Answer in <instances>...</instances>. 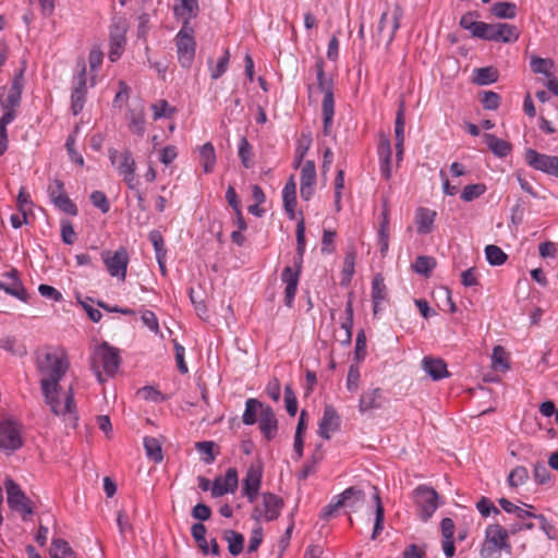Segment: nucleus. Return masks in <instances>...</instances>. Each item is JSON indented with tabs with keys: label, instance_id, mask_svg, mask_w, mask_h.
Wrapping results in <instances>:
<instances>
[{
	"label": "nucleus",
	"instance_id": "obj_31",
	"mask_svg": "<svg viewBox=\"0 0 558 558\" xmlns=\"http://www.w3.org/2000/svg\"><path fill=\"white\" fill-rule=\"evenodd\" d=\"M268 405H265L259 400L250 398L245 402V410L242 415V421L245 425H253L258 422L262 416V412L264 409H267Z\"/></svg>",
	"mask_w": 558,
	"mask_h": 558
},
{
	"label": "nucleus",
	"instance_id": "obj_62",
	"mask_svg": "<svg viewBox=\"0 0 558 558\" xmlns=\"http://www.w3.org/2000/svg\"><path fill=\"white\" fill-rule=\"evenodd\" d=\"M284 402H286L287 412L291 416H294L298 411V403H296L295 395L289 385H287L284 387Z\"/></svg>",
	"mask_w": 558,
	"mask_h": 558
},
{
	"label": "nucleus",
	"instance_id": "obj_32",
	"mask_svg": "<svg viewBox=\"0 0 558 558\" xmlns=\"http://www.w3.org/2000/svg\"><path fill=\"white\" fill-rule=\"evenodd\" d=\"M314 162L308 160L302 170L301 177V196L305 201L312 198L314 194Z\"/></svg>",
	"mask_w": 558,
	"mask_h": 558
},
{
	"label": "nucleus",
	"instance_id": "obj_11",
	"mask_svg": "<svg viewBox=\"0 0 558 558\" xmlns=\"http://www.w3.org/2000/svg\"><path fill=\"white\" fill-rule=\"evenodd\" d=\"M23 89L22 75H17L13 78L11 86L5 89L3 88L0 95V106L3 109V114H11L12 121L16 117V108L21 104V96Z\"/></svg>",
	"mask_w": 558,
	"mask_h": 558
},
{
	"label": "nucleus",
	"instance_id": "obj_48",
	"mask_svg": "<svg viewBox=\"0 0 558 558\" xmlns=\"http://www.w3.org/2000/svg\"><path fill=\"white\" fill-rule=\"evenodd\" d=\"M356 253L354 250H349L344 257L343 269H342V283L348 284L354 274Z\"/></svg>",
	"mask_w": 558,
	"mask_h": 558
},
{
	"label": "nucleus",
	"instance_id": "obj_9",
	"mask_svg": "<svg viewBox=\"0 0 558 558\" xmlns=\"http://www.w3.org/2000/svg\"><path fill=\"white\" fill-rule=\"evenodd\" d=\"M437 492L426 485H420L413 490V499L422 521H427L439 507Z\"/></svg>",
	"mask_w": 558,
	"mask_h": 558
},
{
	"label": "nucleus",
	"instance_id": "obj_39",
	"mask_svg": "<svg viewBox=\"0 0 558 558\" xmlns=\"http://www.w3.org/2000/svg\"><path fill=\"white\" fill-rule=\"evenodd\" d=\"M498 80V72L494 68H478L474 70V83L484 86L495 83Z\"/></svg>",
	"mask_w": 558,
	"mask_h": 558
},
{
	"label": "nucleus",
	"instance_id": "obj_27",
	"mask_svg": "<svg viewBox=\"0 0 558 558\" xmlns=\"http://www.w3.org/2000/svg\"><path fill=\"white\" fill-rule=\"evenodd\" d=\"M436 211L420 207L415 213L416 231L418 234H428L433 231Z\"/></svg>",
	"mask_w": 558,
	"mask_h": 558
},
{
	"label": "nucleus",
	"instance_id": "obj_42",
	"mask_svg": "<svg viewBox=\"0 0 558 558\" xmlns=\"http://www.w3.org/2000/svg\"><path fill=\"white\" fill-rule=\"evenodd\" d=\"M374 490H375V493H374L373 497H374L376 510H375V523H374L372 537L376 538V536L384 529L385 510H384L379 494L377 492V488L374 487Z\"/></svg>",
	"mask_w": 558,
	"mask_h": 558
},
{
	"label": "nucleus",
	"instance_id": "obj_16",
	"mask_svg": "<svg viewBox=\"0 0 558 558\" xmlns=\"http://www.w3.org/2000/svg\"><path fill=\"white\" fill-rule=\"evenodd\" d=\"M22 446L20 429L13 421L0 420V449L14 451Z\"/></svg>",
	"mask_w": 558,
	"mask_h": 558
},
{
	"label": "nucleus",
	"instance_id": "obj_51",
	"mask_svg": "<svg viewBox=\"0 0 558 558\" xmlns=\"http://www.w3.org/2000/svg\"><path fill=\"white\" fill-rule=\"evenodd\" d=\"M148 239L151 242L156 257H167V248L165 245V240L160 231L153 230L148 234Z\"/></svg>",
	"mask_w": 558,
	"mask_h": 558
},
{
	"label": "nucleus",
	"instance_id": "obj_47",
	"mask_svg": "<svg viewBox=\"0 0 558 558\" xmlns=\"http://www.w3.org/2000/svg\"><path fill=\"white\" fill-rule=\"evenodd\" d=\"M492 366L494 369L506 371L509 368L508 353L501 345H496L492 354Z\"/></svg>",
	"mask_w": 558,
	"mask_h": 558
},
{
	"label": "nucleus",
	"instance_id": "obj_5",
	"mask_svg": "<svg viewBox=\"0 0 558 558\" xmlns=\"http://www.w3.org/2000/svg\"><path fill=\"white\" fill-rule=\"evenodd\" d=\"M502 550L508 555L512 551L509 532L499 523L489 524L485 531V539L480 555L482 558H499Z\"/></svg>",
	"mask_w": 558,
	"mask_h": 558
},
{
	"label": "nucleus",
	"instance_id": "obj_22",
	"mask_svg": "<svg viewBox=\"0 0 558 558\" xmlns=\"http://www.w3.org/2000/svg\"><path fill=\"white\" fill-rule=\"evenodd\" d=\"M340 427V417L331 405H326L324 416L319 423L318 434L324 439H329L330 434Z\"/></svg>",
	"mask_w": 558,
	"mask_h": 558
},
{
	"label": "nucleus",
	"instance_id": "obj_19",
	"mask_svg": "<svg viewBox=\"0 0 558 558\" xmlns=\"http://www.w3.org/2000/svg\"><path fill=\"white\" fill-rule=\"evenodd\" d=\"M126 25L124 22L116 23L110 29V49L108 57L111 62H116L123 53L126 39Z\"/></svg>",
	"mask_w": 558,
	"mask_h": 558
},
{
	"label": "nucleus",
	"instance_id": "obj_60",
	"mask_svg": "<svg viewBox=\"0 0 558 558\" xmlns=\"http://www.w3.org/2000/svg\"><path fill=\"white\" fill-rule=\"evenodd\" d=\"M476 509L483 517H488L490 513L500 514L499 509L486 497H482L476 502Z\"/></svg>",
	"mask_w": 558,
	"mask_h": 558
},
{
	"label": "nucleus",
	"instance_id": "obj_6",
	"mask_svg": "<svg viewBox=\"0 0 558 558\" xmlns=\"http://www.w3.org/2000/svg\"><path fill=\"white\" fill-rule=\"evenodd\" d=\"M120 362L121 357L119 351L107 342H104L94 351L92 367L98 380L102 381V375L99 368L101 367L106 375L113 376L120 366Z\"/></svg>",
	"mask_w": 558,
	"mask_h": 558
},
{
	"label": "nucleus",
	"instance_id": "obj_38",
	"mask_svg": "<svg viewBox=\"0 0 558 558\" xmlns=\"http://www.w3.org/2000/svg\"><path fill=\"white\" fill-rule=\"evenodd\" d=\"M49 553L51 558H76L69 543L62 538L52 539Z\"/></svg>",
	"mask_w": 558,
	"mask_h": 558
},
{
	"label": "nucleus",
	"instance_id": "obj_21",
	"mask_svg": "<svg viewBox=\"0 0 558 558\" xmlns=\"http://www.w3.org/2000/svg\"><path fill=\"white\" fill-rule=\"evenodd\" d=\"M7 280H0V289L5 291L8 294L26 302L27 301V292L23 287L22 282L17 278V271L12 269L7 275Z\"/></svg>",
	"mask_w": 558,
	"mask_h": 558
},
{
	"label": "nucleus",
	"instance_id": "obj_34",
	"mask_svg": "<svg viewBox=\"0 0 558 558\" xmlns=\"http://www.w3.org/2000/svg\"><path fill=\"white\" fill-rule=\"evenodd\" d=\"M381 405V391L379 388L364 391L360 398L359 410L364 413Z\"/></svg>",
	"mask_w": 558,
	"mask_h": 558
},
{
	"label": "nucleus",
	"instance_id": "obj_28",
	"mask_svg": "<svg viewBox=\"0 0 558 558\" xmlns=\"http://www.w3.org/2000/svg\"><path fill=\"white\" fill-rule=\"evenodd\" d=\"M380 173L386 179L391 178V145L386 137L381 138L378 145Z\"/></svg>",
	"mask_w": 558,
	"mask_h": 558
},
{
	"label": "nucleus",
	"instance_id": "obj_3",
	"mask_svg": "<svg viewBox=\"0 0 558 558\" xmlns=\"http://www.w3.org/2000/svg\"><path fill=\"white\" fill-rule=\"evenodd\" d=\"M305 245V226L304 220L301 219L296 225V254L293 257V264L287 266L281 274V280L286 284L284 303L289 307L292 306L296 294Z\"/></svg>",
	"mask_w": 558,
	"mask_h": 558
},
{
	"label": "nucleus",
	"instance_id": "obj_36",
	"mask_svg": "<svg viewBox=\"0 0 558 558\" xmlns=\"http://www.w3.org/2000/svg\"><path fill=\"white\" fill-rule=\"evenodd\" d=\"M199 163L205 173L214 171L216 165V153L211 143H206L199 147Z\"/></svg>",
	"mask_w": 558,
	"mask_h": 558
},
{
	"label": "nucleus",
	"instance_id": "obj_50",
	"mask_svg": "<svg viewBox=\"0 0 558 558\" xmlns=\"http://www.w3.org/2000/svg\"><path fill=\"white\" fill-rule=\"evenodd\" d=\"M485 192H486L485 184H483V183L470 184V185L464 186L460 197L464 202H472V201L478 198Z\"/></svg>",
	"mask_w": 558,
	"mask_h": 558
},
{
	"label": "nucleus",
	"instance_id": "obj_29",
	"mask_svg": "<svg viewBox=\"0 0 558 558\" xmlns=\"http://www.w3.org/2000/svg\"><path fill=\"white\" fill-rule=\"evenodd\" d=\"M405 109L404 105L401 104L395 120V135H396V149H397V158L399 160L402 159L403 156V143H404V125H405Z\"/></svg>",
	"mask_w": 558,
	"mask_h": 558
},
{
	"label": "nucleus",
	"instance_id": "obj_17",
	"mask_svg": "<svg viewBox=\"0 0 558 558\" xmlns=\"http://www.w3.org/2000/svg\"><path fill=\"white\" fill-rule=\"evenodd\" d=\"M87 94L86 68L83 64L78 74L74 77L73 89L71 94V110L73 114H78L85 105Z\"/></svg>",
	"mask_w": 558,
	"mask_h": 558
},
{
	"label": "nucleus",
	"instance_id": "obj_2",
	"mask_svg": "<svg viewBox=\"0 0 558 558\" xmlns=\"http://www.w3.org/2000/svg\"><path fill=\"white\" fill-rule=\"evenodd\" d=\"M478 16L476 11L468 12L460 19V26L471 33L473 37L496 41V43H514L519 38L518 27L508 23L478 22L474 19Z\"/></svg>",
	"mask_w": 558,
	"mask_h": 558
},
{
	"label": "nucleus",
	"instance_id": "obj_41",
	"mask_svg": "<svg viewBox=\"0 0 558 558\" xmlns=\"http://www.w3.org/2000/svg\"><path fill=\"white\" fill-rule=\"evenodd\" d=\"M517 10V5L513 2H496L492 7L493 15L498 19H514Z\"/></svg>",
	"mask_w": 558,
	"mask_h": 558
},
{
	"label": "nucleus",
	"instance_id": "obj_54",
	"mask_svg": "<svg viewBox=\"0 0 558 558\" xmlns=\"http://www.w3.org/2000/svg\"><path fill=\"white\" fill-rule=\"evenodd\" d=\"M230 60L229 50L226 49L223 54L218 59L216 65L210 71V76L213 80L219 78L222 74L226 73Z\"/></svg>",
	"mask_w": 558,
	"mask_h": 558
},
{
	"label": "nucleus",
	"instance_id": "obj_15",
	"mask_svg": "<svg viewBox=\"0 0 558 558\" xmlns=\"http://www.w3.org/2000/svg\"><path fill=\"white\" fill-rule=\"evenodd\" d=\"M403 11L399 5H395L391 11L384 12L378 23V34L386 36L388 43L392 41L396 32L400 27Z\"/></svg>",
	"mask_w": 558,
	"mask_h": 558
},
{
	"label": "nucleus",
	"instance_id": "obj_12",
	"mask_svg": "<svg viewBox=\"0 0 558 558\" xmlns=\"http://www.w3.org/2000/svg\"><path fill=\"white\" fill-rule=\"evenodd\" d=\"M526 163L535 170L558 178V157L541 154L533 148L525 151Z\"/></svg>",
	"mask_w": 558,
	"mask_h": 558
},
{
	"label": "nucleus",
	"instance_id": "obj_14",
	"mask_svg": "<svg viewBox=\"0 0 558 558\" xmlns=\"http://www.w3.org/2000/svg\"><path fill=\"white\" fill-rule=\"evenodd\" d=\"M263 466L259 462L248 466L243 480L242 493L250 502H254L258 496L262 485Z\"/></svg>",
	"mask_w": 558,
	"mask_h": 558
},
{
	"label": "nucleus",
	"instance_id": "obj_56",
	"mask_svg": "<svg viewBox=\"0 0 558 558\" xmlns=\"http://www.w3.org/2000/svg\"><path fill=\"white\" fill-rule=\"evenodd\" d=\"M481 102L486 110H496L500 105V96L492 90L483 92Z\"/></svg>",
	"mask_w": 558,
	"mask_h": 558
},
{
	"label": "nucleus",
	"instance_id": "obj_43",
	"mask_svg": "<svg viewBox=\"0 0 558 558\" xmlns=\"http://www.w3.org/2000/svg\"><path fill=\"white\" fill-rule=\"evenodd\" d=\"M144 448L146 450L147 457L156 463L162 461V450L159 440L155 437H145L144 438Z\"/></svg>",
	"mask_w": 558,
	"mask_h": 558
},
{
	"label": "nucleus",
	"instance_id": "obj_23",
	"mask_svg": "<svg viewBox=\"0 0 558 558\" xmlns=\"http://www.w3.org/2000/svg\"><path fill=\"white\" fill-rule=\"evenodd\" d=\"M199 12L197 0H180V3L173 8L174 17L182 25H191V20L195 19Z\"/></svg>",
	"mask_w": 558,
	"mask_h": 558
},
{
	"label": "nucleus",
	"instance_id": "obj_57",
	"mask_svg": "<svg viewBox=\"0 0 558 558\" xmlns=\"http://www.w3.org/2000/svg\"><path fill=\"white\" fill-rule=\"evenodd\" d=\"M92 204L99 208L101 213L106 214L110 210V203L106 196V194L101 191H94L90 194Z\"/></svg>",
	"mask_w": 558,
	"mask_h": 558
},
{
	"label": "nucleus",
	"instance_id": "obj_53",
	"mask_svg": "<svg viewBox=\"0 0 558 558\" xmlns=\"http://www.w3.org/2000/svg\"><path fill=\"white\" fill-rule=\"evenodd\" d=\"M527 478H529L527 469L524 466H517L510 472V474L508 476V482H509L510 486L517 487L519 485L524 484Z\"/></svg>",
	"mask_w": 558,
	"mask_h": 558
},
{
	"label": "nucleus",
	"instance_id": "obj_25",
	"mask_svg": "<svg viewBox=\"0 0 558 558\" xmlns=\"http://www.w3.org/2000/svg\"><path fill=\"white\" fill-rule=\"evenodd\" d=\"M258 425L264 437L269 441L272 440L278 432V420L270 407L264 409L258 420Z\"/></svg>",
	"mask_w": 558,
	"mask_h": 558
},
{
	"label": "nucleus",
	"instance_id": "obj_40",
	"mask_svg": "<svg viewBox=\"0 0 558 558\" xmlns=\"http://www.w3.org/2000/svg\"><path fill=\"white\" fill-rule=\"evenodd\" d=\"M145 114L143 110H130L129 129L132 133L143 136L145 133Z\"/></svg>",
	"mask_w": 558,
	"mask_h": 558
},
{
	"label": "nucleus",
	"instance_id": "obj_35",
	"mask_svg": "<svg viewBox=\"0 0 558 558\" xmlns=\"http://www.w3.org/2000/svg\"><path fill=\"white\" fill-rule=\"evenodd\" d=\"M387 292L384 278L381 275H376L372 281V299L374 304V314L376 315L379 305L386 300Z\"/></svg>",
	"mask_w": 558,
	"mask_h": 558
},
{
	"label": "nucleus",
	"instance_id": "obj_7",
	"mask_svg": "<svg viewBox=\"0 0 558 558\" xmlns=\"http://www.w3.org/2000/svg\"><path fill=\"white\" fill-rule=\"evenodd\" d=\"M108 155L111 165L122 177L128 187L135 190L138 185V181L135 175L136 162L132 153L129 149L119 151L118 149L110 148Z\"/></svg>",
	"mask_w": 558,
	"mask_h": 558
},
{
	"label": "nucleus",
	"instance_id": "obj_58",
	"mask_svg": "<svg viewBox=\"0 0 558 558\" xmlns=\"http://www.w3.org/2000/svg\"><path fill=\"white\" fill-rule=\"evenodd\" d=\"M360 383V371L355 365H350L347 376V389L350 392H356L359 390Z\"/></svg>",
	"mask_w": 558,
	"mask_h": 558
},
{
	"label": "nucleus",
	"instance_id": "obj_18",
	"mask_svg": "<svg viewBox=\"0 0 558 558\" xmlns=\"http://www.w3.org/2000/svg\"><path fill=\"white\" fill-rule=\"evenodd\" d=\"M102 259L108 272L112 277H118L121 280L125 279L129 256L124 248H120L116 251L113 254L105 253L102 254Z\"/></svg>",
	"mask_w": 558,
	"mask_h": 558
},
{
	"label": "nucleus",
	"instance_id": "obj_33",
	"mask_svg": "<svg viewBox=\"0 0 558 558\" xmlns=\"http://www.w3.org/2000/svg\"><path fill=\"white\" fill-rule=\"evenodd\" d=\"M483 140L487 147L489 148V150H492V153L497 157H506L511 151L510 143L501 138H498L496 135L492 133H485L483 135Z\"/></svg>",
	"mask_w": 558,
	"mask_h": 558
},
{
	"label": "nucleus",
	"instance_id": "obj_55",
	"mask_svg": "<svg viewBox=\"0 0 558 558\" xmlns=\"http://www.w3.org/2000/svg\"><path fill=\"white\" fill-rule=\"evenodd\" d=\"M12 122V116L3 114L0 118V156L4 154L8 148V132L7 126Z\"/></svg>",
	"mask_w": 558,
	"mask_h": 558
},
{
	"label": "nucleus",
	"instance_id": "obj_44",
	"mask_svg": "<svg viewBox=\"0 0 558 558\" xmlns=\"http://www.w3.org/2000/svg\"><path fill=\"white\" fill-rule=\"evenodd\" d=\"M336 239H337L336 230L330 229V228L323 229L322 247H320L322 255H331L336 252Z\"/></svg>",
	"mask_w": 558,
	"mask_h": 558
},
{
	"label": "nucleus",
	"instance_id": "obj_64",
	"mask_svg": "<svg viewBox=\"0 0 558 558\" xmlns=\"http://www.w3.org/2000/svg\"><path fill=\"white\" fill-rule=\"evenodd\" d=\"M534 480L538 484H546L550 480V473L543 463H536L533 471Z\"/></svg>",
	"mask_w": 558,
	"mask_h": 558
},
{
	"label": "nucleus",
	"instance_id": "obj_30",
	"mask_svg": "<svg viewBox=\"0 0 558 558\" xmlns=\"http://www.w3.org/2000/svg\"><path fill=\"white\" fill-rule=\"evenodd\" d=\"M357 495L361 496L359 492L355 490V487H349L340 495L336 496L330 504H328L320 512V518L323 520H329L335 511H337L343 504L352 496Z\"/></svg>",
	"mask_w": 558,
	"mask_h": 558
},
{
	"label": "nucleus",
	"instance_id": "obj_46",
	"mask_svg": "<svg viewBox=\"0 0 558 558\" xmlns=\"http://www.w3.org/2000/svg\"><path fill=\"white\" fill-rule=\"evenodd\" d=\"M485 255L487 262L492 266H500L506 263L507 254L497 245L489 244L485 247Z\"/></svg>",
	"mask_w": 558,
	"mask_h": 558
},
{
	"label": "nucleus",
	"instance_id": "obj_45",
	"mask_svg": "<svg viewBox=\"0 0 558 558\" xmlns=\"http://www.w3.org/2000/svg\"><path fill=\"white\" fill-rule=\"evenodd\" d=\"M239 157L241 159L242 165L246 169H250V168L253 167V165H254V161H253V157H254L253 147L248 143L247 138L244 137V136L241 137L240 143H239Z\"/></svg>",
	"mask_w": 558,
	"mask_h": 558
},
{
	"label": "nucleus",
	"instance_id": "obj_37",
	"mask_svg": "<svg viewBox=\"0 0 558 558\" xmlns=\"http://www.w3.org/2000/svg\"><path fill=\"white\" fill-rule=\"evenodd\" d=\"M223 539L228 543V549L231 555L238 556L242 553L244 546V536L233 530L223 532Z\"/></svg>",
	"mask_w": 558,
	"mask_h": 558
},
{
	"label": "nucleus",
	"instance_id": "obj_10",
	"mask_svg": "<svg viewBox=\"0 0 558 558\" xmlns=\"http://www.w3.org/2000/svg\"><path fill=\"white\" fill-rule=\"evenodd\" d=\"M8 505L25 518L33 513V502L11 478L5 480Z\"/></svg>",
	"mask_w": 558,
	"mask_h": 558
},
{
	"label": "nucleus",
	"instance_id": "obj_24",
	"mask_svg": "<svg viewBox=\"0 0 558 558\" xmlns=\"http://www.w3.org/2000/svg\"><path fill=\"white\" fill-rule=\"evenodd\" d=\"M422 367L433 380H440L449 376L447 364L439 357L425 356L422 360Z\"/></svg>",
	"mask_w": 558,
	"mask_h": 558
},
{
	"label": "nucleus",
	"instance_id": "obj_63",
	"mask_svg": "<svg viewBox=\"0 0 558 558\" xmlns=\"http://www.w3.org/2000/svg\"><path fill=\"white\" fill-rule=\"evenodd\" d=\"M141 318L143 324L153 332L158 333L160 331L158 318L154 312L145 310L143 311Z\"/></svg>",
	"mask_w": 558,
	"mask_h": 558
},
{
	"label": "nucleus",
	"instance_id": "obj_26",
	"mask_svg": "<svg viewBox=\"0 0 558 558\" xmlns=\"http://www.w3.org/2000/svg\"><path fill=\"white\" fill-rule=\"evenodd\" d=\"M282 201L284 210L290 219H295L296 206V182L293 175L287 181L282 191Z\"/></svg>",
	"mask_w": 558,
	"mask_h": 558
},
{
	"label": "nucleus",
	"instance_id": "obj_20",
	"mask_svg": "<svg viewBox=\"0 0 558 558\" xmlns=\"http://www.w3.org/2000/svg\"><path fill=\"white\" fill-rule=\"evenodd\" d=\"M238 472L230 468L225 477H217L211 487L213 497H220L228 493H234L238 488Z\"/></svg>",
	"mask_w": 558,
	"mask_h": 558
},
{
	"label": "nucleus",
	"instance_id": "obj_52",
	"mask_svg": "<svg viewBox=\"0 0 558 558\" xmlns=\"http://www.w3.org/2000/svg\"><path fill=\"white\" fill-rule=\"evenodd\" d=\"M53 203V205L59 208L60 210H62L63 213L68 214V215H72V216H76L77 215V207L76 205L69 198V196L65 194H63L62 196L60 197H57L54 198L53 201H51Z\"/></svg>",
	"mask_w": 558,
	"mask_h": 558
},
{
	"label": "nucleus",
	"instance_id": "obj_1",
	"mask_svg": "<svg viewBox=\"0 0 558 558\" xmlns=\"http://www.w3.org/2000/svg\"><path fill=\"white\" fill-rule=\"evenodd\" d=\"M34 355L45 403L54 415L62 417L71 427H75L78 421V412L73 386L70 385L66 389H63L61 385L70 369V360L66 352L59 347L45 345L38 348Z\"/></svg>",
	"mask_w": 558,
	"mask_h": 558
},
{
	"label": "nucleus",
	"instance_id": "obj_8",
	"mask_svg": "<svg viewBox=\"0 0 558 558\" xmlns=\"http://www.w3.org/2000/svg\"><path fill=\"white\" fill-rule=\"evenodd\" d=\"M195 31L192 25H182L175 35L178 60L183 68H190L196 50Z\"/></svg>",
	"mask_w": 558,
	"mask_h": 558
},
{
	"label": "nucleus",
	"instance_id": "obj_59",
	"mask_svg": "<svg viewBox=\"0 0 558 558\" xmlns=\"http://www.w3.org/2000/svg\"><path fill=\"white\" fill-rule=\"evenodd\" d=\"M311 146V138L306 137L305 135H302V138L299 141V145L296 147L295 151V160H294V167H300L302 159L304 158L305 154L310 149Z\"/></svg>",
	"mask_w": 558,
	"mask_h": 558
},
{
	"label": "nucleus",
	"instance_id": "obj_4",
	"mask_svg": "<svg viewBox=\"0 0 558 558\" xmlns=\"http://www.w3.org/2000/svg\"><path fill=\"white\" fill-rule=\"evenodd\" d=\"M316 90L323 96L320 100L323 133L329 136L332 133L335 117L333 80L325 74L322 61L316 62Z\"/></svg>",
	"mask_w": 558,
	"mask_h": 558
},
{
	"label": "nucleus",
	"instance_id": "obj_49",
	"mask_svg": "<svg viewBox=\"0 0 558 558\" xmlns=\"http://www.w3.org/2000/svg\"><path fill=\"white\" fill-rule=\"evenodd\" d=\"M435 266V258L429 256H418L413 264V269L420 275L428 276Z\"/></svg>",
	"mask_w": 558,
	"mask_h": 558
},
{
	"label": "nucleus",
	"instance_id": "obj_13",
	"mask_svg": "<svg viewBox=\"0 0 558 558\" xmlns=\"http://www.w3.org/2000/svg\"><path fill=\"white\" fill-rule=\"evenodd\" d=\"M281 507L280 498L274 494L265 493L262 502L256 505L252 515L255 520L272 521L278 518Z\"/></svg>",
	"mask_w": 558,
	"mask_h": 558
},
{
	"label": "nucleus",
	"instance_id": "obj_61",
	"mask_svg": "<svg viewBox=\"0 0 558 558\" xmlns=\"http://www.w3.org/2000/svg\"><path fill=\"white\" fill-rule=\"evenodd\" d=\"M551 65V61L548 59H543L539 57H535L531 60V69L534 73H542L549 76V68Z\"/></svg>",
	"mask_w": 558,
	"mask_h": 558
}]
</instances>
